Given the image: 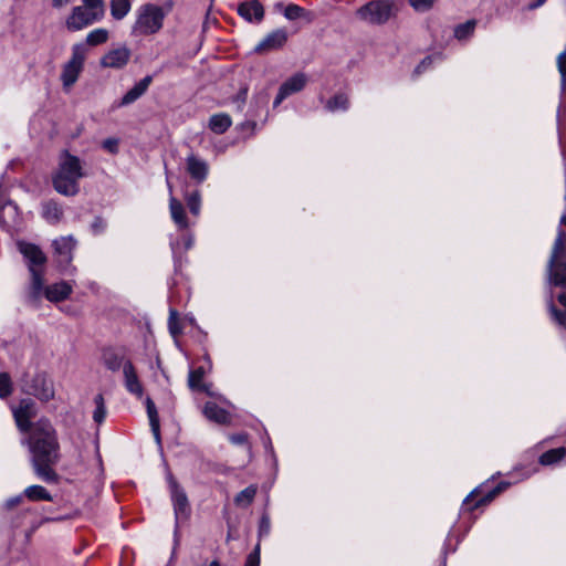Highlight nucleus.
Wrapping results in <instances>:
<instances>
[{
  "mask_svg": "<svg viewBox=\"0 0 566 566\" xmlns=\"http://www.w3.org/2000/svg\"><path fill=\"white\" fill-rule=\"evenodd\" d=\"M169 212L178 230L184 231L191 226L182 202L174 196L169 197Z\"/></svg>",
  "mask_w": 566,
  "mask_h": 566,
  "instance_id": "obj_17",
  "label": "nucleus"
},
{
  "mask_svg": "<svg viewBox=\"0 0 566 566\" xmlns=\"http://www.w3.org/2000/svg\"><path fill=\"white\" fill-rule=\"evenodd\" d=\"M193 245V238L192 235H187L185 238V248L188 250Z\"/></svg>",
  "mask_w": 566,
  "mask_h": 566,
  "instance_id": "obj_53",
  "label": "nucleus"
},
{
  "mask_svg": "<svg viewBox=\"0 0 566 566\" xmlns=\"http://www.w3.org/2000/svg\"><path fill=\"white\" fill-rule=\"evenodd\" d=\"M228 438H229L231 443L238 444V446H243L245 448L247 453H250L251 447H250V443L248 441V434L247 433H244V432L233 433V434H229Z\"/></svg>",
  "mask_w": 566,
  "mask_h": 566,
  "instance_id": "obj_42",
  "label": "nucleus"
},
{
  "mask_svg": "<svg viewBox=\"0 0 566 566\" xmlns=\"http://www.w3.org/2000/svg\"><path fill=\"white\" fill-rule=\"evenodd\" d=\"M237 11L248 22H260L264 15L263 6L258 0L240 3Z\"/></svg>",
  "mask_w": 566,
  "mask_h": 566,
  "instance_id": "obj_19",
  "label": "nucleus"
},
{
  "mask_svg": "<svg viewBox=\"0 0 566 566\" xmlns=\"http://www.w3.org/2000/svg\"><path fill=\"white\" fill-rule=\"evenodd\" d=\"M560 224L566 226V214H563L560 218Z\"/></svg>",
  "mask_w": 566,
  "mask_h": 566,
  "instance_id": "obj_58",
  "label": "nucleus"
},
{
  "mask_svg": "<svg viewBox=\"0 0 566 566\" xmlns=\"http://www.w3.org/2000/svg\"><path fill=\"white\" fill-rule=\"evenodd\" d=\"M129 0H112L111 1V13L114 19H123L129 11Z\"/></svg>",
  "mask_w": 566,
  "mask_h": 566,
  "instance_id": "obj_33",
  "label": "nucleus"
},
{
  "mask_svg": "<svg viewBox=\"0 0 566 566\" xmlns=\"http://www.w3.org/2000/svg\"><path fill=\"white\" fill-rule=\"evenodd\" d=\"M231 125V117L226 113H219L210 117L208 126L214 134H223Z\"/></svg>",
  "mask_w": 566,
  "mask_h": 566,
  "instance_id": "obj_26",
  "label": "nucleus"
},
{
  "mask_svg": "<svg viewBox=\"0 0 566 566\" xmlns=\"http://www.w3.org/2000/svg\"><path fill=\"white\" fill-rule=\"evenodd\" d=\"M208 566H221V565H220L219 560L214 559Z\"/></svg>",
  "mask_w": 566,
  "mask_h": 566,
  "instance_id": "obj_57",
  "label": "nucleus"
},
{
  "mask_svg": "<svg viewBox=\"0 0 566 566\" xmlns=\"http://www.w3.org/2000/svg\"><path fill=\"white\" fill-rule=\"evenodd\" d=\"M545 1H546V0H537V1H536V2H534V3H531V4L528 6V8H530V9H536V8L541 7Z\"/></svg>",
  "mask_w": 566,
  "mask_h": 566,
  "instance_id": "obj_55",
  "label": "nucleus"
},
{
  "mask_svg": "<svg viewBox=\"0 0 566 566\" xmlns=\"http://www.w3.org/2000/svg\"><path fill=\"white\" fill-rule=\"evenodd\" d=\"M22 501V495H17L14 497H11L9 499L7 502H6V506L8 509H12L14 506H17L18 504H20Z\"/></svg>",
  "mask_w": 566,
  "mask_h": 566,
  "instance_id": "obj_51",
  "label": "nucleus"
},
{
  "mask_svg": "<svg viewBox=\"0 0 566 566\" xmlns=\"http://www.w3.org/2000/svg\"><path fill=\"white\" fill-rule=\"evenodd\" d=\"M205 374L206 371L203 367L190 370L188 377V385L192 390H205V386L202 385Z\"/></svg>",
  "mask_w": 566,
  "mask_h": 566,
  "instance_id": "obj_34",
  "label": "nucleus"
},
{
  "mask_svg": "<svg viewBox=\"0 0 566 566\" xmlns=\"http://www.w3.org/2000/svg\"><path fill=\"white\" fill-rule=\"evenodd\" d=\"M153 82V76L147 75L142 78L138 83H136L120 99L118 106H127L137 101L140 96H143L148 90L149 85Z\"/></svg>",
  "mask_w": 566,
  "mask_h": 566,
  "instance_id": "obj_21",
  "label": "nucleus"
},
{
  "mask_svg": "<svg viewBox=\"0 0 566 566\" xmlns=\"http://www.w3.org/2000/svg\"><path fill=\"white\" fill-rule=\"evenodd\" d=\"M283 45V31L276 30L268 34L255 48L254 52L268 54L279 50Z\"/></svg>",
  "mask_w": 566,
  "mask_h": 566,
  "instance_id": "obj_22",
  "label": "nucleus"
},
{
  "mask_svg": "<svg viewBox=\"0 0 566 566\" xmlns=\"http://www.w3.org/2000/svg\"><path fill=\"white\" fill-rule=\"evenodd\" d=\"M42 216L50 223H57L62 216V208L54 201H48L42 206Z\"/></svg>",
  "mask_w": 566,
  "mask_h": 566,
  "instance_id": "obj_27",
  "label": "nucleus"
},
{
  "mask_svg": "<svg viewBox=\"0 0 566 566\" xmlns=\"http://www.w3.org/2000/svg\"><path fill=\"white\" fill-rule=\"evenodd\" d=\"M27 443L31 453V463L35 474L46 483H56L59 475L53 467L60 461L57 433L51 421L45 418L33 423Z\"/></svg>",
  "mask_w": 566,
  "mask_h": 566,
  "instance_id": "obj_1",
  "label": "nucleus"
},
{
  "mask_svg": "<svg viewBox=\"0 0 566 566\" xmlns=\"http://www.w3.org/2000/svg\"><path fill=\"white\" fill-rule=\"evenodd\" d=\"M73 286L69 282L62 281L43 287L42 293L50 302H61L66 300L72 293Z\"/></svg>",
  "mask_w": 566,
  "mask_h": 566,
  "instance_id": "obj_20",
  "label": "nucleus"
},
{
  "mask_svg": "<svg viewBox=\"0 0 566 566\" xmlns=\"http://www.w3.org/2000/svg\"><path fill=\"white\" fill-rule=\"evenodd\" d=\"M284 30H285V35L287 34V27L285 25L284 27Z\"/></svg>",
  "mask_w": 566,
  "mask_h": 566,
  "instance_id": "obj_59",
  "label": "nucleus"
},
{
  "mask_svg": "<svg viewBox=\"0 0 566 566\" xmlns=\"http://www.w3.org/2000/svg\"><path fill=\"white\" fill-rule=\"evenodd\" d=\"M84 2V8H90L95 12L101 11V13H105L103 0H82Z\"/></svg>",
  "mask_w": 566,
  "mask_h": 566,
  "instance_id": "obj_46",
  "label": "nucleus"
},
{
  "mask_svg": "<svg viewBox=\"0 0 566 566\" xmlns=\"http://www.w3.org/2000/svg\"><path fill=\"white\" fill-rule=\"evenodd\" d=\"M565 455H566L565 447L551 449V450L544 452L539 457V463L543 465H551V464L557 463L560 460H563L565 458Z\"/></svg>",
  "mask_w": 566,
  "mask_h": 566,
  "instance_id": "obj_30",
  "label": "nucleus"
},
{
  "mask_svg": "<svg viewBox=\"0 0 566 566\" xmlns=\"http://www.w3.org/2000/svg\"><path fill=\"white\" fill-rule=\"evenodd\" d=\"M70 2V0H53V7L55 8H61L65 4H67Z\"/></svg>",
  "mask_w": 566,
  "mask_h": 566,
  "instance_id": "obj_54",
  "label": "nucleus"
},
{
  "mask_svg": "<svg viewBox=\"0 0 566 566\" xmlns=\"http://www.w3.org/2000/svg\"><path fill=\"white\" fill-rule=\"evenodd\" d=\"M168 327H169V332L174 336L178 335L181 332V328H180L179 322H178V312L174 308H170V311H169Z\"/></svg>",
  "mask_w": 566,
  "mask_h": 566,
  "instance_id": "obj_43",
  "label": "nucleus"
},
{
  "mask_svg": "<svg viewBox=\"0 0 566 566\" xmlns=\"http://www.w3.org/2000/svg\"><path fill=\"white\" fill-rule=\"evenodd\" d=\"M411 8L417 12H427L436 3V0H408Z\"/></svg>",
  "mask_w": 566,
  "mask_h": 566,
  "instance_id": "obj_40",
  "label": "nucleus"
},
{
  "mask_svg": "<svg viewBox=\"0 0 566 566\" xmlns=\"http://www.w3.org/2000/svg\"><path fill=\"white\" fill-rule=\"evenodd\" d=\"M169 486L171 492L175 516L178 523L179 521L186 520L189 516V502L184 490L177 484V482L172 478H169Z\"/></svg>",
  "mask_w": 566,
  "mask_h": 566,
  "instance_id": "obj_13",
  "label": "nucleus"
},
{
  "mask_svg": "<svg viewBox=\"0 0 566 566\" xmlns=\"http://www.w3.org/2000/svg\"><path fill=\"white\" fill-rule=\"evenodd\" d=\"M108 40V31L103 28L95 29L91 31L86 35L85 42H82L83 44H86V48L88 46H95L105 43Z\"/></svg>",
  "mask_w": 566,
  "mask_h": 566,
  "instance_id": "obj_32",
  "label": "nucleus"
},
{
  "mask_svg": "<svg viewBox=\"0 0 566 566\" xmlns=\"http://www.w3.org/2000/svg\"><path fill=\"white\" fill-rule=\"evenodd\" d=\"M105 365L109 370L116 371L120 367L123 368V365L125 363L123 357H119L113 353L106 354L104 356Z\"/></svg>",
  "mask_w": 566,
  "mask_h": 566,
  "instance_id": "obj_39",
  "label": "nucleus"
},
{
  "mask_svg": "<svg viewBox=\"0 0 566 566\" xmlns=\"http://www.w3.org/2000/svg\"><path fill=\"white\" fill-rule=\"evenodd\" d=\"M103 148L111 154L118 153V139L116 138H107L103 142Z\"/></svg>",
  "mask_w": 566,
  "mask_h": 566,
  "instance_id": "obj_47",
  "label": "nucleus"
},
{
  "mask_svg": "<svg viewBox=\"0 0 566 566\" xmlns=\"http://www.w3.org/2000/svg\"><path fill=\"white\" fill-rule=\"evenodd\" d=\"M19 250L28 261L29 271L31 273V285L28 293V302L36 305L41 298L43 290V275L41 270L46 258L41 249L32 243H19Z\"/></svg>",
  "mask_w": 566,
  "mask_h": 566,
  "instance_id": "obj_3",
  "label": "nucleus"
},
{
  "mask_svg": "<svg viewBox=\"0 0 566 566\" xmlns=\"http://www.w3.org/2000/svg\"><path fill=\"white\" fill-rule=\"evenodd\" d=\"M565 238V231L559 228L547 264V284L549 286L566 287Z\"/></svg>",
  "mask_w": 566,
  "mask_h": 566,
  "instance_id": "obj_4",
  "label": "nucleus"
},
{
  "mask_svg": "<svg viewBox=\"0 0 566 566\" xmlns=\"http://www.w3.org/2000/svg\"><path fill=\"white\" fill-rule=\"evenodd\" d=\"M436 60H441L440 55H429V56H426L421 62L420 64L415 69V74L419 75L421 74L424 70H427L428 66H430L433 61Z\"/></svg>",
  "mask_w": 566,
  "mask_h": 566,
  "instance_id": "obj_44",
  "label": "nucleus"
},
{
  "mask_svg": "<svg viewBox=\"0 0 566 566\" xmlns=\"http://www.w3.org/2000/svg\"><path fill=\"white\" fill-rule=\"evenodd\" d=\"M474 28H475L474 21H467L465 23L459 24L454 29V36L458 40H465L473 34Z\"/></svg>",
  "mask_w": 566,
  "mask_h": 566,
  "instance_id": "obj_38",
  "label": "nucleus"
},
{
  "mask_svg": "<svg viewBox=\"0 0 566 566\" xmlns=\"http://www.w3.org/2000/svg\"><path fill=\"white\" fill-rule=\"evenodd\" d=\"M12 413L21 432L32 430L33 423H31V419L36 416V405L32 399H22L17 407L12 408Z\"/></svg>",
  "mask_w": 566,
  "mask_h": 566,
  "instance_id": "obj_10",
  "label": "nucleus"
},
{
  "mask_svg": "<svg viewBox=\"0 0 566 566\" xmlns=\"http://www.w3.org/2000/svg\"><path fill=\"white\" fill-rule=\"evenodd\" d=\"M87 55L86 44L75 43L72 46V54L70 60L64 64L61 72V81L63 88L70 91L71 87L78 80L80 74L83 71L84 62Z\"/></svg>",
  "mask_w": 566,
  "mask_h": 566,
  "instance_id": "obj_5",
  "label": "nucleus"
},
{
  "mask_svg": "<svg viewBox=\"0 0 566 566\" xmlns=\"http://www.w3.org/2000/svg\"><path fill=\"white\" fill-rule=\"evenodd\" d=\"M285 19L295 23V25L291 29V32L294 33L300 28L311 23L312 13L297 4L290 3L285 4Z\"/></svg>",
  "mask_w": 566,
  "mask_h": 566,
  "instance_id": "obj_15",
  "label": "nucleus"
},
{
  "mask_svg": "<svg viewBox=\"0 0 566 566\" xmlns=\"http://www.w3.org/2000/svg\"><path fill=\"white\" fill-rule=\"evenodd\" d=\"M30 501H52V495L42 485H30L24 490Z\"/></svg>",
  "mask_w": 566,
  "mask_h": 566,
  "instance_id": "obj_31",
  "label": "nucleus"
},
{
  "mask_svg": "<svg viewBox=\"0 0 566 566\" xmlns=\"http://www.w3.org/2000/svg\"><path fill=\"white\" fill-rule=\"evenodd\" d=\"M202 412L207 419L220 424H224L230 421L229 412L212 401H208L205 405Z\"/></svg>",
  "mask_w": 566,
  "mask_h": 566,
  "instance_id": "obj_23",
  "label": "nucleus"
},
{
  "mask_svg": "<svg viewBox=\"0 0 566 566\" xmlns=\"http://www.w3.org/2000/svg\"><path fill=\"white\" fill-rule=\"evenodd\" d=\"M12 392L11 379L8 374H0V397L6 398Z\"/></svg>",
  "mask_w": 566,
  "mask_h": 566,
  "instance_id": "obj_41",
  "label": "nucleus"
},
{
  "mask_svg": "<svg viewBox=\"0 0 566 566\" xmlns=\"http://www.w3.org/2000/svg\"><path fill=\"white\" fill-rule=\"evenodd\" d=\"M104 17L101 11L95 12L90 8L74 7L71 14L66 19V28L70 31H80L92 25Z\"/></svg>",
  "mask_w": 566,
  "mask_h": 566,
  "instance_id": "obj_9",
  "label": "nucleus"
},
{
  "mask_svg": "<svg viewBox=\"0 0 566 566\" xmlns=\"http://www.w3.org/2000/svg\"><path fill=\"white\" fill-rule=\"evenodd\" d=\"M326 108L329 112L346 111L348 108V98L344 94H337L329 98L326 103Z\"/></svg>",
  "mask_w": 566,
  "mask_h": 566,
  "instance_id": "obj_36",
  "label": "nucleus"
},
{
  "mask_svg": "<svg viewBox=\"0 0 566 566\" xmlns=\"http://www.w3.org/2000/svg\"><path fill=\"white\" fill-rule=\"evenodd\" d=\"M145 403H146L147 416L149 419L151 432L155 437L156 442L158 444H160V426H159V417H158L156 406L149 397L146 398Z\"/></svg>",
  "mask_w": 566,
  "mask_h": 566,
  "instance_id": "obj_25",
  "label": "nucleus"
},
{
  "mask_svg": "<svg viewBox=\"0 0 566 566\" xmlns=\"http://www.w3.org/2000/svg\"><path fill=\"white\" fill-rule=\"evenodd\" d=\"M167 187L170 196H172V185L170 184L169 179L167 178Z\"/></svg>",
  "mask_w": 566,
  "mask_h": 566,
  "instance_id": "obj_56",
  "label": "nucleus"
},
{
  "mask_svg": "<svg viewBox=\"0 0 566 566\" xmlns=\"http://www.w3.org/2000/svg\"><path fill=\"white\" fill-rule=\"evenodd\" d=\"M186 165L188 174L197 182H202L207 179L209 166L206 160L191 154L186 158Z\"/></svg>",
  "mask_w": 566,
  "mask_h": 566,
  "instance_id": "obj_18",
  "label": "nucleus"
},
{
  "mask_svg": "<svg viewBox=\"0 0 566 566\" xmlns=\"http://www.w3.org/2000/svg\"><path fill=\"white\" fill-rule=\"evenodd\" d=\"M130 57V51L125 48H117L108 51L101 60V64L105 67L120 69L125 66Z\"/></svg>",
  "mask_w": 566,
  "mask_h": 566,
  "instance_id": "obj_16",
  "label": "nucleus"
},
{
  "mask_svg": "<svg viewBox=\"0 0 566 566\" xmlns=\"http://www.w3.org/2000/svg\"><path fill=\"white\" fill-rule=\"evenodd\" d=\"M92 229L95 233H99L105 229V223L101 218H96L92 224Z\"/></svg>",
  "mask_w": 566,
  "mask_h": 566,
  "instance_id": "obj_50",
  "label": "nucleus"
},
{
  "mask_svg": "<svg viewBox=\"0 0 566 566\" xmlns=\"http://www.w3.org/2000/svg\"><path fill=\"white\" fill-rule=\"evenodd\" d=\"M245 566H260V555L258 548H255L253 553L249 554Z\"/></svg>",
  "mask_w": 566,
  "mask_h": 566,
  "instance_id": "obj_48",
  "label": "nucleus"
},
{
  "mask_svg": "<svg viewBox=\"0 0 566 566\" xmlns=\"http://www.w3.org/2000/svg\"><path fill=\"white\" fill-rule=\"evenodd\" d=\"M22 391L32 395L41 401H49L54 397V387L45 374H35L31 379L22 380Z\"/></svg>",
  "mask_w": 566,
  "mask_h": 566,
  "instance_id": "obj_8",
  "label": "nucleus"
},
{
  "mask_svg": "<svg viewBox=\"0 0 566 566\" xmlns=\"http://www.w3.org/2000/svg\"><path fill=\"white\" fill-rule=\"evenodd\" d=\"M94 403H95V410L93 412V419L96 423L101 424L105 420V417H106V407H105V401H104V397L102 394H98L95 396Z\"/></svg>",
  "mask_w": 566,
  "mask_h": 566,
  "instance_id": "obj_37",
  "label": "nucleus"
},
{
  "mask_svg": "<svg viewBox=\"0 0 566 566\" xmlns=\"http://www.w3.org/2000/svg\"><path fill=\"white\" fill-rule=\"evenodd\" d=\"M558 302L562 306H564L565 311H559L556 308L553 302V294L549 291L547 296V307L553 317V319L562 327L566 328V293H560L558 295Z\"/></svg>",
  "mask_w": 566,
  "mask_h": 566,
  "instance_id": "obj_24",
  "label": "nucleus"
},
{
  "mask_svg": "<svg viewBox=\"0 0 566 566\" xmlns=\"http://www.w3.org/2000/svg\"><path fill=\"white\" fill-rule=\"evenodd\" d=\"M164 11L155 4H146L140 8L135 31L148 35L158 32L163 27Z\"/></svg>",
  "mask_w": 566,
  "mask_h": 566,
  "instance_id": "obj_7",
  "label": "nucleus"
},
{
  "mask_svg": "<svg viewBox=\"0 0 566 566\" xmlns=\"http://www.w3.org/2000/svg\"><path fill=\"white\" fill-rule=\"evenodd\" d=\"M557 66L562 76L563 87L566 85V51L562 52L557 57Z\"/></svg>",
  "mask_w": 566,
  "mask_h": 566,
  "instance_id": "obj_45",
  "label": "nucleus"
},
{
  "mask_svg": "<svg viewBox=\"0 0 566 566\" xmlns=\"http://www.w3.org/2000/svg\"><path fill=\"white\" fill-rule=\"evenodd\" d=\"M187 207L193 217H199L201 211V195L199 191H193L185 197Z\"/></svg>",
  "mask_w": 566,
  "mask_h": 566,
  "instance_id": "obj_35",
  "label": "nucleus"
},
{
  "mask_svg": "<svg viewBox=\"0 0 566 566\" xmlns=\"http://www.w3.org/2000/svg\"><path fill=\"white\" fill-rule=\"evenodd\" d=\"M283 101V84L279 86L277 94L274 99V106L279 105Z\"/></svg>",
  "mask_w": 566,
  "mask_h": 566,
  "instance_id": "obj_52",
  "label": "nucleus"
},
{
  "mask_svg": "<svg viewBox=\"0 0 566 566\" xmlns=\"http://www.w3.org/2000/svg\"><path fill=\"white\" fill-rule=\"evenodd\" d=\"M509 482H500L496 486H494L492 490L488 491L484 495L481 497H478L481 494L482 486H479L474 489L463 501V506H465L468 510L473 511L480 506L486 505L491 503L495 496H497L502 491H504L506 488H509Z\"/></svg>",
  "mask_w": 566,
  "mask_h": 566,
  "instance_id": "obj_11",
  "label": "nucleus"
},
{
  "mask_svg": "<svg viewBox=\"0 0 566 566\" xmlns=\"http://www.w3.org/2000/svg\"><path fill=\"white\" fill-rule=\"evenodd\" d=\"M256 491H258L256 485H254V484L249 485L248 488H245L244 490H242L234 496V500H233L234 504L238 507H242V509L248 507L253 502V500L256 495Z\"/></svg>",
  "mask_w": 566,
  "mask_h": 566,
  "instance_id": "obj_28",
  "label": "nucleus"
},
{
  "mask_svg": "<svg viewBox=\"0 0 566 566\" xmlns=\"http://www.w3.org/2000/svg\"><path fill=\"white\" fill-rule=\"evenodd\" d=\"M125 388L137 398H142L144 394L143 385L137 376V371L130 360H125L123 365Z\"/></svg>",
  "mask_w": 566,
  "mask_h": 566,
  "instance_id": "obj_14",
  "label": "nucleus"
},
{
  "mask_svg": "<svg viewBox=\"0 0 566 566\" xmlns=\"http://www.w3.org/2000/svg\"><path fill=\"white\" fill-rule=\"evenodd\" d=\"M307 83V76L304 73H296L285 80V96L300 92Z\"/></svg>",
  "mask_w": 566,
  "mask_h": 566,
  "instance_id": "obj_29",
  "label": "nucleus"
},
{
  "mask_svg": "<svg viewBox=\"0 0 566 566\" xmlns=\"http://www.w3.org/2000/svg\"><path fill=\"white\" fill-rule=\"evenodd\" d=\"M270 531V522L268 517L263 516L260 522V535H265Z\"/></svg>",
  "mask_w": 566,
  "mask_h": 566,
  "instance_id": "obj_49",
  "label": "nucleus"
},
{
  "mask_svg": "<svg viewBox=\"0 0 566 566\" xmlns=\"http://www.w3.org/2000/svg\"><path fill=\"white\" fill-rule=\"evenodd\" d=\"M395 3L391 0H373L356 11V17L369 24H384L394 14Z\"/></svg>",
  "mask_w": 566,
  "mask_h": 566,
  "instance_id": "obj_6",
  "label": "nucleus"
},
{
  "mask_svg": "<svg viewBox=\"0 0 566 566\" xmlns=\"http://www.w3.org/2000/svg\"><path fill=\"white\" fill-rule=\"evenodd\" d=\"M84 176L80 158L65 150L61 154L56 171L52 177L53 187L60 195L73 197L78 193V181Z\"/></svg>",
  "mask_w": 566,
  "mask_h": 566,
  "instance_id": "obj_2",
  "label": "nucleus"
},
{
  "mask_svg": "<svg viewBox=\"0 0 566 566\" xmlns=\"http://www.w3.org/2000/svg\"><path fill=\"white\" fill-rule=\"evenodd\" d=\"M76 240L72 235L61 237L53 241L54 254L61 268H67L73 260Z\"/></svg>",
  "mask_w": 566,
  "mask_h": 566,
  "instance_id": "obj_12",
  "label": "nucleus"
}]
</instances>
